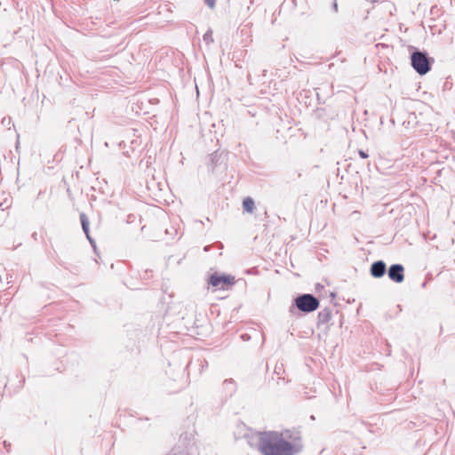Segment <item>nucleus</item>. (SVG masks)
I'll return each mask as SVG.
<instances>
[{
  "instance_id": "nucleus-6",
  "label": "nucleus",
  "mask_w": 455,
  "mask_h": 455,
  "mask_svg": "<svg viewBox=\"0 0 455 455\" xmlns=\"http://www.w3.org/2000/svg\"><path fill=\"white\" fill-rule=\"evenodd\" d=\"M386 272V264L379 260L374 262L371 267V275L376 278L382 277Z\"/></svg>"
},
{
  "instance_id": "nucleus-4",
  "label": "nucleus",
  "mask_w": 455,
  "mask_h": 455,
  "mask_svg": "<svg viewBox=\"0 0 455 455\" xmlns=\"http://www.w3.org/2000/svg\"><path fill=\"white\" fill-rule=\"evenodd\" d=\"M411 66L419 75H425L429 71V62L425 53L415 52L411 54Z\"/></svg>"
},
{
  "instance_id": "nucleus-2",
  "label": "nucleus",
  "mask_w": 455,
  "mask_h": 455,
  "mask_svg": "<svg viewBox=\"0 0 455 455\" xmlns=\"http://www.w3.org/2000/svg\"><path fill=\"white\" fill-rule=\"evenodd\" d=\"M208 283L213 287L214 291H224L235 283V277L232 275L215 272L210 275Z\"/></svg>"
},
{
  "instance_id": "nucleus-1",
  "label": "nucleus",
  "mask_w": 455,
  "mask_h": 455,
  "mask_svg": "<svg viewBox=\"0 0 455 455\" xmlns=\"http://www.w3.org/2000/svg\"><path fill=\"white\" fill-rule=\"evenodd\" d=\"M257 439L263 455H295L301 450L299 435L291 430L261 432Z\"/></svg>"
},
{
  "instance_id": "nucleus-5",
  "label": "nucleus",
  "mask_w": 455,
  "mask_h": 455,
  "mask_svg": "<svg viewBox=\"0 0 455 455\" xmlns=\"http://www.w3.org/2000/svg\"><path fill=\"white\" fill-rule=\"evenodd\" d=\"M403 272L404 268L402 265H392L388 269V277L395 283H402L404 280Z\"/></svg>"
},
{
  "instance_id": "nucleus-9",
  "label": "nucleus",
  "mask_w": 455,
  "mask_h": 455,
  "mask_svg": "<svg viewBox=\"0 0 455 455\" xmlns=\"http://www.w3.org/2000/svg\"><path fill=\"white\" fill-rule=\"evenodd\" d=\"M205 3L210 6L211 8H213L215 6V1L216 0H204Z\"/></svg>"
},
{
  "instance_id": "nucleus-7",
  "label": "nucleus",
  "mask_w": 455,
  "mask_h": 455,
  "mask_svg": "<svg viewBox=\"0 0 455 455\" xmlns=\"http://www.w3.org/2000/svg\"><path fill=\"white\" fill-rule=\"evenodd\" d=\"M243 207L244 211H246L247 212L251 213L254 211V208H255V204H254L253 199L251 198V197L244 198L243 201Z\"/></svg>"
},
{
  "instance_id": "nucleus-3",
  "label": "nucleus",
  "mask_w": 455,
  "mask_h": 455,
  "mask_svg": "<svg viewBox=\"0 0 455 455\" xmlns=\"http://www.w3.org/2000/svg\"><path fill=\"white\" fill-rule=\"evenodd\" d=\"M298 308L303 312H313L319 307V301L310 294H304L298 297L295 300Z\"/></svg>"
},
{
  "instance_id": "nucleus-8",
  "label": "nucleus",
  "mask_w": 455,
  "mask_h": 455,
  "mask_svg": "<svg viewBox=\"0 0 455 455\" xmlns=\"http://www.w3.org/2000/svg\"><path fill=\"white\" fill-rule=\"evenodd\" d=\"M80 219H81V223H82L83 229L85 232V234L88 235V226H89V223H88L87 217H86V215L84 213H82L80 215Z\"/></svg>"
},
{
  "instance_id": "nucleus-10",
  "label": "nucleus",
  "mask_w": 455,
  "mask_h": 455,
  "mask_svg": "<svg viewBox=\"0 0 455 455\" xmlns=\"http://www.w3.org/2000/svg\"><path fill=\"white\" fill-rule=\"evenodd\" d=\"M359 156L362 157V158H367L368 157V155L363 151V150H360L359 151Z\"/></svg>"
}]
</instances>
